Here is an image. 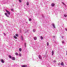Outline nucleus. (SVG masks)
Masks as SVG:
<instances>
[{
    "label": "nucleus",
    "mask_w": 67,
    "mask_h": 67,
    "mask_svg": "<svg viewBox=\"0 0 67 67\" xmlns=\"http://www.w3.org/2000/svg\"><path fill=\"white\" fill-rule=\"evenodd\" d=\"M6 12H7V13L8 14V15H10V13L9 11L5 9Z\"/></svg>",
    "instance_id": "nucleus-1"
},
{
    "label": "nucleus",
    "mask_w": 67,
    "mask_h": 67,
    "mask_svg": "<svg viewBox=\"0 0 67 67\" xmlns=\"http://www.w3.org/2000/svg\"><path fill=\"white\" fill-rule=\"evenodd\" d=\"M12 60H15V57H12Z\"/></svg>",
    "instance_id": "nucleus-2"
},
{
    "label": "nucleus",
    "mask_w": 67,
    "mask_h": 67,
    "mask_svg": "<svg viewBox=\"0 0 67 67\" xmlns=\"http://www.w3.org/2000/svg\"><path fill=\"white\" fill-rule=\"evenodd\" d=\"M38 58L40 59H42V57L40 55H39L38 56Z\"/></svg>",
    "instance_id": "nucleus-3"
},
{
    "label": "nucleus",
    "mask_w": 67,
    "mask_h": 67,
    "mask_svg": "<svg viewBox=\"0 0 67 67\" xmlns=\"http://www.w3.org/2000/svg\"><path fill=\"white\" fill-rule=\"evenodd\" d=\"M1 62L2 63H4V61L3 59H1Z\"/></svg>",
    "instance_id": "nucleus-4"
},
{
    "label": "nucleus",
    "mask_w": 67,
    "mask_h": 67,
    "mask_svg": "<svg viewBox=\"0 0 67 67\" xmlns=\"http://www.w3.org/2000/svg\"><path fill=\"white\" fill-rule=\"evenodd\" d=\"M27 67V65H23L22 66V67Z\"/></svg>",
    "instance_id": "nucleus-5"
},
{
    "label": "nucleus",
    "mask_w": 67,
    "mask_h": 67,
    "mask_svg": "<svg viewBox=\"0 0 67 67\" xmlns=\"http://www.w3.org/2000/svg\"><path fill=\"white\" fill-rule=\"evenodd\" d=\"M51 5L52 7H54V6H55V4L52 3L51 4Z\"/></svg>",
    "instance_id": "nucleus-6"
},
{
    "label": "nucleus",
    "mask_w": 67,
    "mask_h": 67,
    "mask_svg": "<svg viewBox=\"0 0 67 67\" xmlns=\"http://www.w3.org/2000/svg\"><path fill=\"white\" fill-rule=\"evenodd\" d=\"M5 15H6L7 17H9V15H8V14H7V13H5Z\"/></svg>",
    "instance_id": "nucleus-7"
},
{
    "label": "nucleus",
    "mask_w": 67,
    "mask_h": 67,
    "mask_svg": "<svg viewBox=\"0 0 67 67\" xmlns=\"http://www.w3.org/2000/svg\"><path fill=\"white\" fill-rule=\"evenodd\" d=\"M34 40H37V37H35L34 38Z\"/></svg>",
    "instance_id": "nucleus-8"
},
{
    "label": "nucleus",
    "mask_w": 67,
    "mask_h": 67,
    "mask_svg": "<svg viewBox=\"0 0 67 67\" xmlns=\"http://www.w3.org/2000/svg\"><path fill=\"white\" fill-rule=\"evenodd\" d=\"M61 66H64V63H63V62H62L61 63Z\"/></svg>",
    "instance_id": "nucleus-9"
},
{
    "label": "nucleus",
    "mask_w": 67,
    "mask_h": 67,
    "mask_svg": "<svg viewBox=\"0 0 67 67\" xmlns=\"http://www.w3.org/2000/svg\"><path fill=\"white\" fill-rule=\"evenodd\" d=\"M52 25L54 27V28H55V25L54 24H53Z\"/></svg>",
    "instance_id": "nucleus-10"
},
{
    "label": "nucleus",
    "mask_w": 67,
    "mask_h": 67,
    "mask_svg": "<svg viewBox=\"0 0 67 67\" xmlns=\"http://www.w3.org/2000/svg\"><path fill=\"white\" fill-rule=\"evenodd\" d=\"M54 51L53 50L52 52V56H53V55H54Z\"/></svg>",
    "instance_id": "nucleus-11"
},
{
    "label": "nucleus",
    "mask_w": 67,
    "mask_h": 67,
    "mask_svg": "<svg viewBox=\"0 0 67 67\" xmlns=\"http://www.w3.org/2000/svg\"><path fill=\"white\" fill-rule=\"evenodd\" d=\"M15 55L16 56H18V53L17 52H16L15 53Z\"/></svg>",
    "instance_id": "nucleus-12"
},
{
    "label": "nucleus",
    "mask_w": 67,
    "mask_h": 67,
    "mask_svg": "<svg viewBox=\"0 0 67 67\" xmlns=\"http://www.w3.org/2000/svg\"><path fill=\"white\" fill-rule=\"evenodd\" d=\"M9 58H10L11 59L12 57L11 56V55H9Z\"/></svg>",
    "instance_id": "nucleus-13"
},
{
    "label": "nucleus",
    "mask_w": 67,
    "mask_h": 67,
    "mask_svg": "<svg viewBox=\"0 0 67 67\" xmlns=\"http://www.w3.org/2000/svg\"><path fill=\"white\" fill-rule=\"evenodd\" d=\"M14 37L15 38V39H17V38H17V37H16V36H14Z\"/></svg>",
    "instance_id": "nucleus-14"
},
{
    "label": "nucleus",
    "mask_w": 67,
    "mask_h": 67,
    "mask_svg": "<svg viewBox=\"0 0 67 67\" xmlns=\"http://www.w3.org/2000/svg\"><path fill=\"white\" fill-rule=\"evenodd\" d=\"M19 56H20V57H21V56L22 55V54H21L20 53H19Z\"/></svg>",
    "instance_id": "nucleus-15"
},
{
    "label": "nucleus",
    "mask_w": 67,
    "mask_h": 67,
    "mask_svg": "<svg viewBox=\"0 0 67 67\" xmlns=\"http://www.w3.org/2000/svg\"><path fill=\"white\" fill-rule=\"evenodd\" d=\"M26 4L27 5H29V2H27Z\"/></svg>",
    "instance_id": "nucleus-16"
},
{
    "label": "nucleus",
    "mask_w": 67,
    "mask_h": 67,
    "mask_svg": "<svg viewBox=\"0 0 67 67\" xmlns=\"http://www.w3.org/2000/svg\"><path fill=\"white\" fill-rule=\"evenodd\" d=\"M41 40H43V37L42 36H41Z\"/></svg>",
    "instance_id": "nucleus-17"
},
{
    "label": "nucleus",
    "mask_w": 67,
    "mask_h": 67,
    "mask_svg": "<svg viewBox=\"0 0 67 67\" xmlns=\"http://www.w3.org/2000/svg\"><path fill=\"white\" fill-rule=\"evenodd\" d=\"M15 36L17 37H18L19 36V35L17 34H15Z\"/></svg>",
    "instance_id": "nucleus-18"
},
{
    "label": "nucleus",
    "mask_w": 67,
    "mask_h": 67,
    "mask_svg": "<svg viewBox=\"0 0 67 67\" xmlns=\"http://www.w3.org/2000/svg\"><path fill=\"white\" fill-rule=\"evenodd\" d=\"M19 51L20 52H21V51H22V49H21V48H19Z\"/></svg>",
    "instance_id": "nucleus-19"
},
{
    "label": "nucleus",
    "mask_w": 67,
    "mask_h": 67,
    "mask_svg": "<svg viewBox=\"0 0 67 67\" xmlns=\"http://www.w3.org/2000/svg\"><path fill=\"white\" fill-rule=\"evenodd\" d=\"M36 31V30H35V29H34L33 30V31L34 32H35Z\"/></svg>",
    "instance_id": "nucleus-20"
},
{
    "label": "nucleus",
    "mask_w": 67,
    "mask_h": 67,
    "mask_svg": "<svg viewBox=\"0 0 67 67\" xmlns=\"http://www.w3.org/2000/svg\"><path fill=\"white\" fill-rule=\"evenodd\" d=\"M31 20H32V19L31 18L29 19V21H31Z\"/></svg>",
    "instance_id": "nucleus-21"
},
{
    "label": "nucleus",
    "mask_w": 67,
    "mask_h": 67,
    "mask_svg": "<svg viewBox=\"0 0 67 67\" xmlns=\"http://www.w3.org/2000/svg\"><path fill=\"white\" fill-rule=\"evenodd\" d=\"M21 40H22V41H23V37H22V36H21Z\"/></svg>",
    "instance_id": "nucleus-22"
},
{
    "label": "nucleus",
    "mask_w": 67,
    "mask_h": 67,
    "mask_svg": "<svg viewBox=\"0 0 67 67\" xmlns=\"http://www.w3.org/2000/svg\"><path fill=\"white\" fill-rule=\"evenodd\" d=\"M62 43H63L64 44V43H65V41H62Z\"/></svg>",
    "instance_id": "nucleus-23"
},
{
    "label": "nucleus",
    "mask_w": 67,
    "mask_h": 67,
    "mask_svg": "<svg viewBox=\"0 0 67 67\" xmlns=\"http://www.w3.org/2000/svg\"><path fill=\"white\" fill-rule=\"evenodd\" d=\"M47 46H48V45H49V43H48V42H47Z\"/></svg>",
    "instance_id": "nucleus-24"
},
{
    "label": "nucleus",
    "mask_w": 67,
    "mask_h": 67,
    "mask_svg": "<svg viewBox=\"0 0 67 67\" xmlns=\"http://www.w3.org/2000/svg\"><path fill=\"white\" fill-rule=\"evenodd\" d=\"M64 15L65 17H67V15L66 14H64Z\"/></svg>",
    "instance_id": "nucleus-25"
},
{
    "label": "nucleus",
    "mask_w": 67,
    "mask_h": 67,
    "mask_svg": "<svg viewBox=\"0 0 67 67\" xmlns=\"http://www.w3.org/2000/svg\"><path fill=\"white\" fill-rule=\"evenodd\" d=\"M20 2H22V0H19Z\"/></svg>",
    "instance_id": "nucleus-26"
},
{
    "label": "nucleus",
    "mask_w": 67,
    "mask_h": 67,
    "mask_svg": "<svg viewBox=\"0 0 67 67\" xmlns=\"http://www.w3.org/2000/svg\"><path fill=\"white\" fill-rule=\"evenodd\" d=\"M47 67H49V64H48L47 65Z\"/></svg>",
    "instance_id": "nucleus-27"
},
{
    "label": "nucleus",
    "mask_w": 67,
    "mask_h": 67,
    "mask_svg": "<svg viewBox=\"0 0 67 67\" xmlns=\"http://www.w3.org/2000/svg\"><path fill=\"white\" fill-rule=\"evenodd\" d=\"M24 44L25 47H26V43H25Z\"/></svg>",
    "instance_id": "nucleus-28"
},
{
    "label": "nucleus",
    "mask_w": 67,
    "mask_h": 67,
    "mask_svg": "<svg viewBox=\"0 0 67 67\" xmlns=\"http://www.w3.org/2000/svg\"><path fill=\"white\" fill-rule=\"evenodd\" d=\"M3 34L4 36H5V35H6V34H5V33H4Z\"/></svg>",
    "instance_id": "nucleus-29"
},
{
    "label": "nucleus",
    "mask_w": 67,
    "mask_h": 67,
    "mask_svg": "<svg viewBox=\"0 0 67 67\" xmlns=\"http://www.w3.org/2000/svg\"><path fill=\"white\" fill-rule=\"evenodd\" d=\"M62 4H64V5H65V3H64L63 2H62Z\"/></svg>",
    "instance_id": "nucleus-30"
},
{
    "label": "nucleus",
    "mask_w": 67,
    "mask_h": 67,
    "mask_svg": "<svg viewBox=\"0 0 67 67\" xmlns=\"http://www.w3.org/2000/svg\"><path fill=\"white\" fill-rule=\"evenodd\" d=\"M11 11H13V9H11Z\"/></svg>",
    "instance_id": "nucleus-31"
},
{
    "label": "nucleus",
    "mask_w": 67,
    "mask_h": 67,
    "mask_svg": "<svg viewBox=\"0 0 67 67\" xmlns=\"http://www.w3.org/2000/svg\"><path fill=\"white\" fill-rule=\"evenodd\" d=\"M64 38V37L63 36L62 37V38Z\"/></svg>",
    "instance_id": "nucleus-32"
},
{
    "label": "nucleus",
    "mask_w": 67,
    "mask_h": 67,
    "mask_svg": "<svg viewBox=\"0 0 67 67\" xmlns=\"http://www.w3.org/2000/svg\"><path fill=\"white\" fill-rule=\"evenodd\" d=\"M54 62H56V61L55 60H54Z\"/></svg>",
    "instance_id": "nucleus-33"
},
{
    "label": "nucleus",
    "mask_w": 67,
    "mask_h": 67,
    "mask_svg": "<svg viewBox=\"0 0 67 67\" xmlns=\"http://www.w3.org/2000/svg\"><path fill=\"white\" fill-rule=\"evenodd\" d=\"M54 38H55V36H53Z\"/></svg>",
    "instance_id": "nucleus-34"
},
{
    "label": "nucleus",
    "mask_w": 67,
    "mask_h": 67,
    "mask_svg": "<svg viewBox=\"0 0 67 67\" xmlns=\"http://www.w3.org/2000/svg\"><path fill=\"white\" fill-rule=\"evenodd\" d=\"M1 60V59H0V61Z\"/></svg>",
    "instance_id": "nucleus-35"
}]
</instances>
